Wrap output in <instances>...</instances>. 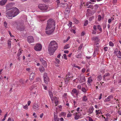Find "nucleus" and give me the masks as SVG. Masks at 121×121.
Masks as SVG:
<instances>
[{
  "label": "nucleus",
  "mask_w": 121,
  "mask_h": 121,
  "mask_svg": "<svg viewBox=\"0 0 121 121\" xmlns=\"http://www.w3.org/2000/svg\"><path fill=\"white\" fill-rule=\"evenodd\" d=\"M39 70L40 72H42L44 71L45 69L43 66H41L39 68Z\"/></svg>",
  "instance_id": "25"
},
{
  "label": "nucleus",
  "mask_w": 121,
  "mask_h": 121,
  "mask_svg": "<svg viewBox=\"0 0 121 121\" xmlns=\"http://www.w3.org/2000/svg\"><path fill=\"white\" fill-rule=\"evenodd\" d=\"M101 19V16L100 15H99L98 16V20L99 21H100Z\"/></svg>",
  "instance_id": "55"
},
{
  "label": "nucleus",
  "mask_w": 121,
  "mask_h": 121,
  "mask_svg": "<svg viewBox=\"0 0 121 121\" xmlns=\"http://www.w3.org/2000/svg\"><path fill=\"white\" fill-rule=\"evenodd\" d=\"M35 74L34 73H32L30 74V78L31 80L33 79V78L35 77Z\"/></svg>",
  "instance_id": "16"
},
{
  "label": "nucleus",
  "mask_w": 121,
  "mask_h": 121,
  "mask_svg": "<svg viewBox=\"0 0 121 121\" xmlns=\"http://www.w3.org/2000/svg\"><path fill=\"white\" fill-rule=\"evenodd\" d=\"M117 0H113L112 3L114 4H115L117 2Z\"/></svg>",
  "instance_id": "54"
},
{
  "label": "nucleus",
  "mask_w": 121,
  "mask_h": 121,
  "mask_svg": "<svg viewBox=\"0 0 121 121\" xmlns=\"http://www.w3.org/2000/svg\"><path fill=\"white\" fill-rule=\"evenodd\" d=\"M88 21L87 20L85 22L84 24V26H86L88 24Z\"/></svg>",
  "instance_id": "38"
},
{
  "label": "nucleus",
  "mask_w": 121,
  "mask_h": 121,
  "mask_svg": "<svg viewBox=\"0 0 121 121\" xmlns=\"http://www.w3.org/2000/svg\"><path fill=\"white\" fill-rule=\"evenodd\" d=\"M108 47H104V51H107L108 50Z\"/></svg>",
  "instance_id": "47"
},
{
  "label": "nucleus",
  "mask_w": 121,
  "mask_h": 121,
  "mask_svg": "<svg viewBox=\"0 0 121 121\" xmlns=\"http://www.w3.org/2000/svg\"><path fill=\"white\" fill-rule=\"evenodd\" d=\"M39 107V105L37 104H34L33 105V107L35 109Z\"/></svg>",
  "instance_id": "23"
},
{
  "label": "nucleus",
  "mask_w": 121,
  "mask_h": 121,
  "mask_svg": "<svg viewBox=\"0 0 121 121\" xmlns=\"http://www.w3.org/2000/svg\"><path fill=\"white\" fill-rule=\"evenodd\" d=\"M7 121H14L13 119H11V118H9Z\"/></svg>",
  "instance_id": "56"
},
{
  "label": "nucleus",
  "mask_w": 121,
  "mask_h": 121,
  "mask_svg": "<svg viewBox=\"0 0 121 121\" xmlns=\"http://www.w3.org/2000/svg\"><path fill=\"white\" fill-rule=\"evenodd\" d=\"M70 10V8L67 6L64 12L65 15L68 16L69 14Z\"/></svg>",
  "instance_id": "8"
},
{
  "label": "nucleus",
  "mask_w": 121,
  "mask_h": 121,
  "mask_svg": "<svg viewBox=\"0 0 121 121\" xmlns=\"http://www.w3.org/2000/svg\"><path fill=\"white\" fill-rule=\"evenodd\" d=\"M86 79L85 77L84 76H81L80 77L79 80V82L80 83H81L85 81Z\"/></svg>",
  "instance_id": "10"
},
{
  "label": "nucleus",
  "mask_w": 121,
  "mask_h": 121,
  "mask_svg": "<svg viewBox=\"0 0 121 121\" xmlns=\"http://www.w3.org/2000/svg\"><path fill=\"white\" fill-rule=\"evenodd\" d=\"M87 99V98L86 96H84L82 98V100L84 101H86Z\"/></svg>",
  "instance_id": "28"
},
{
  "label": "nucleus",
  "mask_w": 121,
  "mask_h": 121,
  "mask_svg": "<svg viewBox=\"0 0 121 121\" xmlns=\"http://www.w3.org/2000/svg\"><path fill=\"white\" fill-rule=\"evenodd\" d=\"M57 48V44L56 42L52 41L50 42L48 47V51L50 55L53 54Z\"/></svg>",
  "instance_id": "1"
},
{
  "label": "nucleus",
  "mask_w": 121,
  "mask_h": 121,
  "mask_svg": "<svg viewBox=\"0 0 121 121\" xmlns=\"http://www.w3.org/2000/svg\"><path fill=\"white\" fill-rule=\"evenodd\" d=\"M7 0H2L0 2V4L1 5H4L7 2Z\"/></svg>",
  "instance_id": "19"
},
{
  "label": "nucleus",
  "mask_w": 121,
  "mask_h": 121,
  "mask_svg": "<svg viewBox=\"0 0 121 121\" xmlns=\"http://www.w3.org/2000/svg\"><path fill=\"white\" fill-rule=\"evenodd\" d=\"M98 49L96 48L95 50V51L94 52V53L93 54L94 56V57L95 56H96V54H97L98 53Z\"/></svg>",
  "instance_id": "26"
},
{
  "label": "nucleus",
  "mask_w": 121,
  "mask_h": 121,
  "mask_svg": "<svg viewBox=\"0 0 121 121\" xmlns=\"http://www.w3.org/2000/svg\"><path fill=\"white\" fill-rule=\"evenodd\" d=\"M55 101V104H56V105L58 104V99L56 97H55L54 98V99H53V103L54 102V101Z\"/></svg>",
  "instance_id": "20"
},
{
  "label": "nucleus",
  "mask_w": 121,
  "mask_h": 121,
  "mask_svg": "<svg viewBox=\"0 0 121 121\" xmlns=\"http://www.w3.org/2000/svg\"><path fill=\"white\" fill-rule=\"evenodd\" d=\"M69 48V45L68 44H67L64 48V49H67Z\"/></svg>",
  "instance_id": "32"
},
{
  "label": "nucleus",
  "mask_w": 121,
  "mask_h": 121,
  "mask_svg": "<svg viewBox=\"0 0 121 121\" xmlns=\"http://www.w3.org/2000/svg\"><path fill=\"white\" fill-rule=\"evenodd\" d=\"M109 76V73H107L105 75H104L103 76V78L104 79H105V78L106 76Z\"/></svg>",
  "instance_id": "37"
},
{
  "label": "nucleus",
  "mask_w": 121,
  "mask_h": 121,
  "mask_svg": "<svg viewBox=\"0 0 121 121\" xmlns=\"http://www.w3.org/2000/svg\"><path fill=\"white\" fill-rule=\"evenodd\" d=\"M54 119L55 121H59V119L57 117V116L55 114L54 115Z\"/></svg>",
  "instance_id": "27"
},
{
  "label": "nucleus",
  "mask_w": 121,
  "mask_h": 121,
  "mask_svg": "<svg viewBox=\"0 0 121 121\" xmlns=\"http://www.w3.org/2000/svg\"><path fill=\"white\" fill-rule=\"evenodd\" d=\"M94 109L93 107H90L89 109L88 112V113L90 114L92 113Z\"/></svg>",
  "instance_id": "17"
},
{
  "label": "nucleus",
  "mask_w": 121,
  "mask_h": 121,
  "mask_svg": "<svg viewBox=\"0 0 121 121\" xmlns=\"http://www.w3.org/2000/svg\"><path fill=\"white\" fill-rule=\"evenodd\" d=\"M11 41L10 40H8V46L10 47H11Z\"/></svg>",
  "instance_id": "35"
},
{
  "label": "nucleus",
  "mask_w": 121,
  "mask_h": 121,
  "mask_svg": "<svg viewBox=\"0 0 121 121\" xmlns=\"http://www.w3.org/2000/svg\"><path fill=\"white\" fill-rule=\"evenodd\" d=\"M119 52L118 51V50L117 49H116L114 52V53L116 54H117V52Z\"/></svg>",
  "instance_id": "52"
},
{
  "label": "nucleus",
  "mask_w": 121,
  "mask_h": 121,
  "mask_svg": "<svg viewBox=\"0 0 121 121\" xmlns=\"http://www.w3.org/2000/svg\"><path fill=\"white\" fill-rule=\"evenodd\" d=\"M13 6V3H10L6 5V9L8 10L12 9Z\"/></svg>",
  "instance_id": "9"
},
{
  "label": "nucleus",
  "mask_w": 121,
  "mask_h": 121,
  "mask_svg": "<svg viewBox=\"0 0 121 121\" xmlns=\"http://www.w3.org/2000/svg\"><path fill=\"white\" fill-rule=\"evenodd\" d=\"M38 7L39 9L42 10H46L48 8L47 5L43 4H39L38 6Z\"/></svg>",
  "instance_id": "4"
},
{
  "label": "nucleus",
  "mask_w": 121,
  "mask_h": 121,
  "mask_svg": "<svg viewBox=\"0 0 121 121\" xmlns=\"http://www.w3.org/2000/svg\"><path fill=\"white\" fill-rule=\"evenodd\" d=\"M93 7V5L91 4H89V6L87 7V8H91Z\"/></svg>",
  "instance_id": "49"
},
{
  "label": "nucleus",
  "mask_w": 121,
  "mask_h": 121,
  "mask_svg": "<svg viewBox=\"0 0 121 121\" xmlns=\"http://www.w3.org/2000/svg\"><path fill=\"white\" fill-rule=\"evenodd\" d=\"M88 118L89 121H93L92 119L90 117H88Z\"/></svg>",
  "instance_id": "50"
},
{
  "label": "nucleus",
  "mask_w": 121,
  "mask_h": 121,
  "mask_svg": "<svg viewBox=\"0 0 121 121\" xmlns=\"http://www.w3.org/2000/svg\"><path fill=\"white\" fill-rule=\"evenodd\" d=\"M77 87L78 89H81L82 87L81 85H78L77 86Z\"/></svg>",
  "instance_id": "51"
},
{
  "label": "nucleus",
  "mask_w": 121,
  "mask_h": 121,
  "mask_svg": "<svg viewBox=\"0 0 121 121\" xmlns=\"http://www.w3.org/2000/svg\"><path fill=\"white\" fill-rule=\"evenodd\" d=\"M114 19L112 17H111V19H108V22L109 23H111V21H112L111 19Z\"/></svg>",
  "instance_id": "44"
},
{
  "label": "nucleus",
  "mask_w": 121,
  "mask_h": 121,
  "mask_svg": "<svg viewBox=\"0 0 121 121\" xmlns=\"http://www.w3.org/2000/svg\"><path fill=\"white\" fill-rule=\"evenodd\" d=\"M4 26L6 27H7V22H4Z\"/></svg>",
  "instance_id": "48"
},
{
  "label": "nucleus",
  "mask_w": 121,
  "mask_h": 121,
  "mask_svg": "<svg viewBox=\"0 0 121 121\" xmlns=\"http://www.w3.org/2000/svg\"><path fill=\"white\" fill-rule=\"evenodd\" d=\"M83 46V44H80V45L78 48V50H80L82 49Z\"/></svg>",
  "instance_id": "41"
},
{
  "label": "nucleus",
  "mask_w": 121,
  "mask_h": 121,
  "mask_svg": "<svg viewBox=\"0 0 121 121\" xmlns=\"http://www.w3.org/2000/svg\"><path fill=\"white\" fill-rule=\"evenodd\" d=\"M11 10L8 11H6L5 13L6 16L8 17H13Z\"/></svg>",
  "instance_id": "11"
},
{
  "label": "nucleus",
  "mask_w": 121,
  "mask_h": 121,
  "mask_svg": "<svg viewBox=\"0 0 121 121\" xmlns=\"http://www.w3.org/2000/svg\"><path fill=\"white\" fill-rule=\"evenodd\" d=\"M49 95L51 99L52 100V103H53V99L55 97H53V95L51 91H49Z\"/></svg>",
  "instance_id": "14"
},
{
  "label": "nucleus",
  "mask_w": 121,
  "mask_h": 121,
  "mask_svg": "<svg viewBox=\"0 0 121 121\" xmlns=\"http://www.w3.org/2000/svg\"><path fill=\"white\" fill-rule=\"evenodd\" d=\"M82 91L84 93H86L88 90V89H86L84 87H82L81 89Z\"/></svg>",
  "instance_id": "24"
},
{
  "label": "nucleus",
  "mask_w": 121,
  "mask_h": 121,
  "mask_svg": "<svg viewBox=\"0 0 121 121\" xmlns=\"http://www.w3.org/2000/svg\"><path fill=\"white\" fill-rule=\"evenodd\" d=\"M109 45L111 46L112 47V46H113L114 45L111 42H109Z\"/></svg>",
  "instance_id": "46"
},
{
  "label": "nucleus",
  "mask_w": 121,
  "mask_h": 121,
  "mask_svg": "<svg viewBox=\"0 0 121 121\" xmlns=\"http://www.w3.org/2000/svg\"><path fill=\"white\" fill-rule=\"evenodd\" d=\"M74 66L76 68H78L79 69H80L81 68L80 67H79L78 66L75 65Z\"/></svg>",
  "instance_id": "59"
},
{
  "label": "nucleus",
  "mask_w": 121,
  "mask_h": 121,
  "mask_svg": "<svg viewBox=\"0 0 121 121\" xmlns=\"http://www.w3.org/2000/svg\"><path fill=\"white\" fill-rule=\"evenodd\" d=\"M71 114L70 113H69L67 115V117H71Z\"/></svg>",
  "instance_id": "62"
},
{
  "label": "nucleus",
  "mask_w": 121,
  "mask_h": 121,
  "mask_svg": "<svg viewBox=\"0 0 121 121\" xmlns=\"http://www.w3.org/2000/svg\"><path fill=\"white\" fill-rule=\"evenodd\" d=\"M60 61H56L55 62V65L57 66H59L58 64H59L60 63Z\"/></svg>",
  "instance_id": "33"
},
{
  "label": "nucleus",
  "mask_w": 121,
  "mask_h": 121,
  "mask_svg": "<svg viewBox=\"0 0 121 121\" xmlns=\"http://www.w3.org/2000/svg\"><path fill=\"white\" fill-rule=\"evenodd\" d=\"M40 60H45V58H42L41 57L39 58Z\"/></svg>",
  "instance_id": "58"
},
{
  "label": "nucleus",
  "mask_w": 121,
  "mask_h": 121,
  "mask_svg": "<svg viewBox=\"0 0 121 121\" xmlns=\"http://www.w3.org/2000/svg\"><path fill=\"white\" fill-rule=\"evenodd\" d=\"M73 21L74 23H75V24H77L79 23V21L76 19L75 18L74 19Z\"/></svg>",
  "instance_id": "31"
},
{
  "label": "nucleus",
  "mask_w": 121,
  "mask_h": 121,
  "mask_svg": "<svg viewBox=\"0 0 121 121\" xmlns=\"http://www.w3.org/2000/svg\"><path fill=\"white\" fill-rule=\"evenodd\" d=\"M93 80L91 78V77L88 78V80L87 81V84L89 85H91Z\"/></svg>",
  "instance_id": "12"
},
{
  "label": "nucleus",
  "mask_w": 121,
  "mask_h": 121,
  "mask_svg": "<svg viewBox=\"0 0 121 121\" xmlns=\"http://www.w3.org/2000/svg\"><path fill=\"white\" fill-rule=\"evenodd\" d=\"M71 31L74 34H75L76 33V31L72 29L71 30Z\"/></svg>",
  "instance_id": "64"
},
{
  "label": "nucleus",
  "mask_w": 121,
  "mask_h": 121,
  "mask_svg": "<svg viewBox=\"0 0 121 121\" xmlns=\"http://www.w3.org/2000/svg\"><path fill=\"white\" fill-rule=\"evenodd\" d=\"M34 89H33L32 88L31 89V91L32 93H33L34 94H35V93L36 92V91H37V89L36 88H34Z\"/></svg>",
  "instance_id": "18"
},
{
  "label": "nucleus",
  "mask_w": 121,
  "mask_h": 121,
  "mask_svg": "<svg viewBox=\"0 0 121 121\" xmlns=\"http://www.w3.org/2000/svg\"><path fill=\"white\" fill-rule=\"evenodd\" d=\"M42 62L43 65L44 67L47 66V64L46 61H42Z\"/></svg>",
  "instance_id": "30"
},
{
  "label": "nucleus",
  "mask_w": 121,
  "mask_h": 121,
  "mask_svg": "<svg viewBox=\"0 0 121 121\" xmlns=\"http://www.w3.org/2000/svg\"><path fill=\"white\" fill-rule=\"evenodd\" d=\"M55 29L50 28L48 29H47V27L46 28V33L48 35H49L52 34L54 31Z\"/></svg>",
  "instance_id": "6"
},
{
  "label": "nucleus",
  "mask_w": 121,
  "mask_h": 121,
  "mask_svg": "<svg viewBox=\"0 0 121 121\" xmlns=\"http://www.w3.org/2000/svg\"><path fill=\"white\" fill-rule=\"evenodd\" d=\"M113 96L112 95H110L109 96L105 99L104 100V102H106L110 101L111 99H112Z\"/></svg>",
  "instance_id": "13"
},
{
  "label": "nucleus",
  "mask_w": 121,
  "mask_h": 121,
  "mask_svg": "<svg viewBox=\"0 0 121 121\" xmlns=\"http://www.w3.org/2000/svg\"><path fill=\"white\" fill-rule=\"evenodd\" d=\"M98 5L96 4L95 5L94 7V9H97L98 8Z\"/></svg>",
  "instance_id": "42"
},
{
  "label": "nucleus",
  "mask_w": 121,
  "mask_h": 121,
  "mask_svg": "<svg viewBox=\"0 0 121 121\" xmlns=\"http://www.w3.org/2000/svg\"><path fill=\"white\" fill-rule=\"evenodd\" d=\"M73 94H75L76 96H77L78 93L77 90L75 88L73 89L72 91Z\"/></svg>",
  "instance_id": "15"
},
{
  "label": "nucleus",
  "mask_w": 121,
  "mask_h": 121,
  "mask_svg": "<svg viewBox=\"0 0 121 121\" xmlns=\"http://www.w3.org/2000/svg\"><path fill=\"white\" fill-rule=\"evenodd\" d=\"M13 17H14L19 13V10L17 8L15 7L11 10Z\"/></svg>",
  "instance_id": "3"
},
{
  "label": "nucleus",
  "mask_w": 121,
  "mask_h": 121,
  "mask_svg": "<svg viewBox=\"0 0 121 121\" xmlns=\"http://www.w3.org/2000/svg\"><path fill=\"white\" fill-rule=\"evenodd\" d=\"M69 80L67 79V78H66V79L65 80V84H67L68 83V82L69 81Z\"/></svg>",
  "instance_id": "39"
},
{
  "label": "nucleus",
  "mask_w": 121,
  "mask_h": 121,
  "mask_svg": "<svg viewBox=\"0 0 121 121\" xmlns=\"http://www.w3.org/2000/svg\"><path fill=\"white\" fill-rule=\"evenodd\" d=\"M92 39L93 40L96 42H98L99 40V39L98 37H93L92 38Z\"/></svg>",
  "instance_id": "21"
},
{
  "label": "nucleus",
  "mask_w": 121,
  "mask_h": 121,
  "mask_svg": "<svg viewBox=\"0 0 121 121\" xmlns=\"http://www.w3.org/2000/svg\"><path fill=\"white\" fill-rule=\"evenodd\" d=\"M63 56H64V58L65 60H67V56L65 54H64Z\"/></svg>",
  "instance_id": "53"
},
{
  "label": "nucleus",
  "mask_w": 121,
  "mask_h": 121,
  "mask_svg": "<svg viewBox=\"0 0 121 121\" xmlns=\"http://www.w3.org/2000/svg\"><path fill=\"white\" fill-rule=\"evenodd\" d=\"M80 116V115L78 114H76L74 118L75 120H78L79 119Z\"/></svg>",
  "instance_id": "29"
},
{
  "label": "nucleus",
  "mask_w": 121,
  "mask_h": 121,
  "mask_svg": "<svg viewBox=\"0 0 121 121\" xmlns=\"http://www.w3.org/2000/svg\"><path fill=\"white\" fill-rule=\"evenodd\" d=\"M97 29L99 30L100 31L102 30V29L100 26L99 25H98L97 26Z\"/></svg>",
  "instance_id": "40"
},
{
  "label": "nucleus",
  "mask_w": 121,
  "mask_h": 121,
  "mask_svg": "<svg viewBox=\"0 0 121 121\" xmlns=\"http://www.w3.org/2000/svg\"><path fill=\"white\" fill-rule=\"evenodd\" d=\"M47 29L50 28L55 29V20L52 19H50L47 21Z\"/></svg>",
  "instance_id": "2"
},
{
  "label": "nucleus",
  "mask_w": 121,
  "mask_h": 121,
  "mask_svg": "<svg viewBox=\"0 0 121 121\" xmlns=\"http://www.w3.org/2000/svg\"><path fill=\"white\" fill-rule=\"evenodd\" d=\"M22 53V52L20 50H19L18 51V53L17 54V56H20Z\"/></svg>",
  "instance_id": "43"
},
{
  "label": "nucleus",
  "mask_w": 121,
  "mask_h": 121,
  "mask_svg": "<svg viewBox=\"0 0 121 121\" xmlns=\"http://www.w3.org/2000/svg\"><path fill=\"white\" fill-rule=\"evenodd\" d=\"M99 110L98 111L97 110L96 111L95 113H96V115H98V114L100 113V112H99Z\"/></svg>",
  "instance_id": "60"
},
{
  "label": "nucleus",
  "mask_w": 121,
  "mask_h": 121,
  "mask_svg": "<svg viewBox=\"0 0 121 121\" xmlns=\"http://www.w3.org/2000/svg\"><path fill=\"white\" fill-rule=\"evenodd\" d=\"M45 83L46 84H47L49 81V78L48 77H47L45 78H43Z\"/></svg>",
  "instance_id": "22"
},
{
  "label": "nucleus",
  "mask_w": 121,
  "mask_h": 121,
  "mask_svg": "<svg viewBox=\"0 0 121 121\" xmlns=\"http://www.w3.org/2000/svg\"><path fill=\"white\" fill-rule=\"evenodd\" d=\"M28 42L30 43L34 42V40L33 37L31 36H29L27 38Z\"/></svg>",
  "instance_id": "7"
},
{
  "label": "nucleus",
  "mask_w": 121,
  "mask_h": 121,
  "mask_svg": "<svg viewBox=\"0 0 121 121\" xmlns=\"http://www.w3.org/2000/svg\"><path fill=\"white\" fill-rule=\"evenodd\" d=\"M102 79V77L101 75L97 77V80L99 81H100Z\"/></svg>",
  "instance_id": "34"
},
{
  "label": "nucleus",
  "mask_w": 121,
  "mask_h": 121,
  "mask_svg": "<svg viewBox=\"0 0 121 121\" xmlns=\"http://www.w3.org/2000/svg\"><path fill=\"white\" fill-rule=\"evenodd\" d=\"M47 77H48L47 75V73H45L43 75V78H47Z\"/></svg>",
  "instance_id": "36"
},
{
  "label": "nucleus",
  "mask_w": 121,
  "mask_h": 121,
  "mask_svg": "<svg viewBox=\"0 0 121 121\" xmlns=\"http://www.w3.org/2000/svg\"><path fill=\"white\" fill-rule=\"evenodd\" d=\"M34 88L36 87H35V85H32V86H31V88H30V90H31V89L32 88L33 89Z\"/></svg>",
  "instance_id": "61"
},
{
  "label": "nucleus",
  "mask_w": 121,
  "mask_h": 121,
  "mask_svg": "<svg viewBox=\"0 0 121 121\" xmlns=\"http://www.w3.org/2000/svg\"><path fill=\"white\" fill-rule=\"evenodd\" d=\"M42 46L41 45L40 43L36 44L34 47V49L36 51H40L42 49Z\"/></svg>",
  "instance_id": "5"
},
{
  "label": "nucleus",
  "mask_w": 121,
  "mask_h": 121,
  "mask_svg": "<svg viewBox=\"0 0 121 121\" xmlns=\"http://www.w3.org/2000/svg\"><path fill=\"white\" fill-rule=\"evenodd\" d=\"M23 108L24 109H27L28 108V106L27 105H26L25 106H24Z\"/></svg>",
  "instance_id": "63"
},
{
  "label": "nucleus",
  "mask_w": 121,
  "mask_h": 121,
  "mask_svg": "<svg viewBox=\"0 0 121 121\" xmlns=\"http://www.w3.org/2000/svg\"><path fill=\"white\" fill-rule=\"evenodd\" d=\"M91 3L90 2H87L86 4V6H88L90 4H91Z\"/></svg>",
  "instance_id": "45"
},
{
  "label": "nucleus",
  "mask_w": 121,
  "mask_h": 121,
  "mask_svg": "<svg viewBox=\"0 0 121 121\" xmlns=\"http://www.w3.org/2000/svg\"><path fill=\"white\" fill-rule=\"evenodd\" d=\"M93 29H94V30L96 31V30H97V26L94 25L93 26Z\"/></svg>",
  "instance_id": "57"
}]
</instances>
